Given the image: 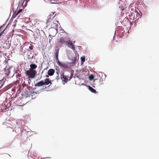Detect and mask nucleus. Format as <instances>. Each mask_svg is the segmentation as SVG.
<instances>
[{
	"instance_id": "13",
	"label": "nucleus",
	"mask_w": 159,
	"mask_h": 159,
	"mask_svg": "<svg viewBox=\"0 0 159 159\" xmlns=\"http://www.w3.org/2000/svg\"><path fill=\"white\" fill-rule=\"evenodd\" d=\"M89 89L90 91L92 92L95 93H96V91L93 89L92 87L91 86H89Z\"/></svg>"
},
{
	"instance_id": "19",
	"label": "nucleus",
	"mask_w": 159,
	"mask_h": 159,
	"mask_svg": "<svg viewBox=\"0 0 159 159\" xmlns=\"http://www.w3.org/2000/svg\"><path fill=\"white\" fill-rule=\"evenodd\" d=\"M81 60L82 62H84L85 61V57L84 56L82 57H81Z\"/></svg>"
},
{
	"instance_id": "1",
	"label": "nucleus",
	"mask_w": 159,
	"mask_h": 159,
	"mask_svg": "<svg viewBox=\"0 0 159 159\" xmlns=\"http://www.w3.org/2000/svg\"><path fill=\"white\" fill-rule=\"evenodd\" d=\"M67 33L63 31L62 32H60L59 34L58 37L59 39L58 40V43H60L61 45L63 44L66 43V38L67 37Z\"/></svg>"
},
{
	"instance_id": "18",
	"label": "nucleus",
	"mask_w": 159,
	"mask_h": 159,
	"mask_svg": "<svg viewBox=\"0 0 159 159\" xmlns=\"http://www.w3.org/2000/svg\"><path fill=\"white\" fill-rule=\"evenodd\" d=\"M21 9H19L17 11V12H16L15 13H14L15 16H16L21 11Z\"/></svg>"
},
{
	"instance_id": "7",
	"label": "nucleus",
	"mask_w": 159,
	"mask_h": 159,
	"mask_svg": "<svg viewBox=\"0 0 159 159\" xmlns=\"http://www.w3.org/2000/svg\"><path fill=\"white\" fill-rule=\"evenodd\" d=\"M44 85H48L50 84V85L52 84V83L51 81V80H50L49 79V78H46L45 79V81H44Z\"/></svg>"
},
{
	"instance_id": "31",
	"label": "nucleus",
	"mask_w": 159,
	"mask_h": 159,
	"mask_svg": "<svg viewBox=\"0 0 159 159\" xmlns=\"http://www.w3.org/2000/svg\"><path fill=\"white\" fill-rule=\"evenodd\" d=\"M141 16H139V18H140Z\"/></svg>"
},
{
	"instance_id": "17",
	"label": "nucleus",
	"mask_w": 159,
	"mask_h": 159,
	"mask_svg": "<svg viewBox=\"0 0 159 159\" xmlns=\"http://www.w3.org/2000/svg\"><path fill=\"white\" fill-rule=\"evenodd\" d=\"M23 1V2L22 3V6L24 5V6L25 5H26L27 3L28 2V0H22V2Z\"/></svg>"
},
{
	"instance_id": "11",
	"label": "nucleus",
	"mask_w": 159,
	"mask_h": 159,
	"mask_svg": "<svg viewBox=\"0 0 159 159\" xmlns=\"http://www.w3.org/2000/svg\"><path fill=\"white\" fill-rule=\"evenodd\" d=\"M77 57L75 55V56H74L72 59V61L71 62V64H75L76 63V61L77 60Z\"/></svg>"
},
{
	"instance_id": "15",
	"label": "nucleus",
	"mask_w": 159,
	"mask_h": 159,
	"mask_svg": "<svg viewBox=\"0 0 159 159\" xmlns=\"http://www.w3.org/2000/svg\"><path fill=\"white\" fill-rule=\"evenodd\" d=\"M73 75L71 74H70L69 75H66V76L67 78L69 81L72 78Z\"/></svg>"
},
{
	"instance_id": "22",
	"label": "nucleus",
	"mask_w": 159,
	"mask_h": 159,
	"mask_svg": "<svg viewBox=\"0 0 159 159\" xmlns=\"http://www.w3.org/2000/svg\"><path fill=\"white\" fill-rule=\"evenodd\" d=\"M6 28H5L2 32L0 33V37L3 34H4V31L5 30Z\"/></svg>"
},
{
	"instance_id": "27",
	"label": "nucleus",
	"mask_w": 159,
	"mask_h": 159,
	"mask_svg": "<svg viewBox=\"0 0 159 159\" xmlns=\"http://www.w3.org/2000/svg\"><path fill=\"white\" fill-rule=\"evenodd\" d=\"M49 75H46V77H48H48H49Z\"/></svg>"
},
{
	"instance_id": "23",
	"label": "nucleus",
	"mask_w": 159,
	"mask_h": 159,
	"mask_svg": "<svg viewBox=\"0 0 159 159\" xmlns=\"http://www.w3.org/2000/svg\"><path fill=\"white\" fill-rule=\"evenodd\" d=\"M21 75L19 74V73H18L17 74H16V77L17 78H18L19 77H20V76H21Z\"/></svg>"
},
{
	"instance_id": "8",
	"label": "nucleus",
	"mask_w": 159,
	"mask_h": 159,
	"mask_svg": "<svg viewBox=\"0 0 159 159\" xmlns=\"http://www.w3.org/2000/svg\"><path fill=\"white\" fill-rule=\"evenodd\" d=\"M44 85V81L43 80H41L37 83L35 84V87H40Z\"/></svg>"
},
{
	"instance_id": "6",
	"label": "nucleus",
	"mask_w": 159,
	"mask_h": 159,
	"mask_svg": "<svg viewBox=\"0 0 159 159\" xmlns=\"http://www.w3.org/2000/svg\"><path fill=\"white\" fill-rule=\"evenodd\" d=\"M57 63L58 66L61 68L63 67L64 68H68L69 67L68 65L66 63H62L59 61H58Z\"/></svg>"
},
{
	"instance_id": "26",
	"label": "nucleus",
	"mask_w": 159,
	"mask_h": 159,
	"mask_svg": "<svg viewBox=\"0 0 159 159\" xmlns=\"http://www.w3.org/2000/svg\"><path fill=\"white\" fill-rule=\"evenodd\" d=\"M4 25L2 26H0V30L2 28Z\"/></svg>"
},
{
	"instance_id": "20",
	"label": "nucleus",
	"mask_w": 159,
	"mask_h": 159,
	"mask_svg": "<svg viewBox=\"0 0 159 159\" xmlns=\"http://www.w3.org/2000/svg\"><path fill=\"white\" fill-rule=\"evenodd\" d=\"M57 75L56 77V79L58 81L59 80V76L58 73H57Z\"/></svg>"
},
{
	"instance_id": "24",
	"label": "nucleus",
	"mask_w": 159,
	"mask_h": 159,
	"mask_svg": "<svg viewBox=\"0 0 159 159\" xmlns=\"http://www.w3.org/2000/svg\"><path fill=\"white\" fill-rule=\"evenodd\" d=\"M29 48H30V50H32L33 49V46L31 45H30V46H29Z\"/></svg>"
},
{
	"instance_id": "25",
	"label": "nucleus",
	"mask_w": 159,
	"mask_h": 159,
	"mask_svg": "<svg viewBox=\"0 0 159 159\" xmlns=\"http://www.w3.org/2000/svg\"><path fill=\"white\" fill-rule=\"evenodd\" d=\"M56 57V60L57 61V62L59 61L58 59V57Z\"/></svg>"
},
{
	"instance_id": "9",
	"label": "nucleus",
	"mask_w": 159,
	"mask_h": 159,
	"mask_svg": "<svg viewBox=\"0 0 159 159\" xmlns=\"http://www.w3.org/2000/svg\"><path fill=\"white\" fill-rule=\"evenodd\" d=\"M55 71V70L54 69H50L48 71V74L49 76H51L54 74Z\"/></svg>"
},
{
	"instance_id": "10",
	"label": "nucleus",
	"mask_w": 159,
	"mask_h": 159,
	"mask_svg": "<svg viewBox=\"0 0 159 159\" xmlns=\"http://www.w3.org/2000/svg\"><path fill=\"white\" fill-rule=\"evenodd\" d=\"M30 70H35V69L37 67V66L35 64H31L30 65Z\"/></svg>"
},
{
	"instance_id": "29",
	"label": "nucleus",
	"mask_w": 159,
	"mask_h": 159,
	"mask_svg": "<svg viewBox=\"0 0 159 159\" xmlns=\"http://www.w3.org/2000/svg\"><path fill=\"white\" fill-rule=\"evenodd\" d=\"M55 15H56V14H55L54 16H52V18H53L54 17V16H55Z\"/></svg>"
},
{
	"instance_id": "12",
	"label": "nucleus",
	"mask_w": 159,
	"mask_h": 159,
	"mask_svg": "<svg viewBox=\"0 0 159 159\" xmlns=\"http://www.w3.org/2000/svg\"><path fill=\"white\" fill-rule=\"evenodd\" d=\"M66 77H67L66 76V75H63L62 77H61L62 80L64 81L65 83H66L68 81H69Z\"/></svg>"
},
{
	"instance_id": "5",
	"label": "nucleus",
	"mask_w": 159,
	"mask_h": 159,
	"mask_svg": "<svg viewBox=\"0 0 159 159\" xmlns=\"http://www.w3.org/2000/svg\"><path fill=\"white\" fill-rule=\"evenodd\" d=\"M10 69L11 68L9 67L8 68H7V67L6 66L5 68H4V72L5 74L8 77H10L13 76V75H11L10 72Z\"/></svg>"
},
{
	"instance_id": "4",
	"label": "nucleus",
	"mask_w": 159,
	"mask_h": 159,
	"mask_svg": "<svg viewBox=\"0 0 159 159\" xmlns=\"http://www.w3.org/2000/svg\"><path fill=\"white\" fill-rule=\"evenodd\" d=\"M75 43V42H74V43H73V42L72 40H68L66 42V44L68 47L71 49L73 50H75V47L74 43Z\"/></svg>"
},
{
	"instance_id": "21",
	"label": "nucleus",
	"mask_w": 159,
	"mask_h": 159,
	"mask_svg": "<svg viewBox=\"0 0 159 159\" xmlns=\"http://www.w3.org/2000/svg\"><path fill=\"white\" fill-rule=\"evenodd\" d=\"M52 16V14H51V15H49V16H48V20L47 21V24L49 22H50V21H49V19H51V16Z\"/></svg>"
},
{
	"instance_id": "14",
	"label": "nucleus",
	"mask_w": 159,
	"mask_h": 159,
	"mask_svg": "<svg viewBox=\"0 0 159 159\" xmlns=\"http://www.w3.org/2000/svg\"><path fill=\"white\" fill-rule=\"evenodd\" d=\"M59 48H57L55 50V55L56 57H58Z\"/></svg>"
},
{
	"instance_id": "30",
	"label": "nucleus",
	"mask_w": 159,
	"mask_h": 159,
	"mask_svg": "<svg viewBox=\"0 0 159 159\" xmlns=\"http://www.w3.org/2000/svg\"><path fill=\"white\" fill-rule=\"evenodd\" d=\"M138 15H140L139 14V13H138Z\"/></svg>"
},
{
	"instance_id": "3",
	"label": "nucleus",
	"mask_w": 159,
	"mask_h": 159,
	"mask_svg": "<svg viewBox=\"0 0 159 159\" xmlns=\"http://www.w3.org/2000/svg\"><path fill=\"white\" fill-rule=\"evenodd\" d=\"M37 73L36 70H33L29 69V70H26L25 74L28 76V78L33 79L35 78Z\"/></svg>"
},
{
	"instance_id": "16",
	"label": "nucleus",
	"mask_w": 159,
	"mask_h": 159,
	"mask_svg": "<svg viewBox=\"0 0 159 159\" xmlns=\"http://www.w3.org/2000/svg\"><path fill=\"white\" fill-rule=\"evenodd\" d=\"M4 84V81L3 80L0 81V88H2Z\"/></svg>"
},
{
	"instance_id": "28",
	"label": "nucleus",
	"mask_w": 159,
	"mask_h": 159,
	"mask_svg": "<svg viewBox=\"0 0 159 159\" xmlns=\"http://www.w3.org/2000/svg\"><path fill=\"white\" fill-rule=\"evenodd\" d=\"M55 13V12H54L52 14V16H53V15L54 14V13Z\"/></svg>"
},
{
	"instance_id": "2",
	"label": "nucleus",
	"mask_w": 159,
	"mask_h": 159,
	"mask_svg": "<svg viewBox=\"0 0 159 159\" xmlns=\"http://www.w3.org/2000/svg\"><path fill=\"white\" fill-rule=\"evenodd\" d=\"M58 22L56 20H55L53 21V23L51 24V26L52 27L50 30L51 35L52 36H55L57 33V27L58 26Z\"/></svg>"
}]
</instances>
